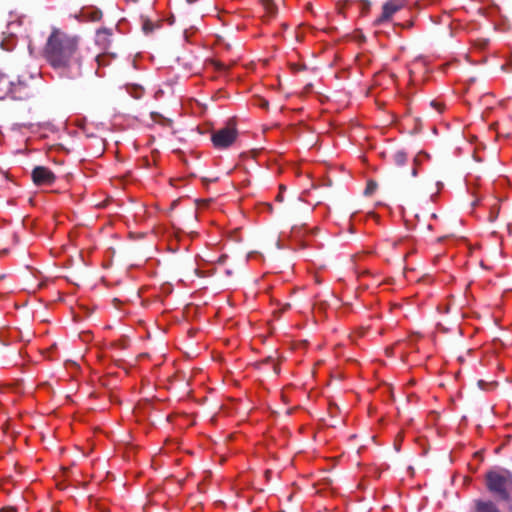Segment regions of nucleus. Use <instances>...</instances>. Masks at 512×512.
I'll return each mask as SVG.
<instances>
[{
    "label": "nucleus",
    "instance_id": "f257e3e1",
    "mask_svg": "<svg viewBox=\"0 0 512 512\" xmlns=\"http://www.w3.org/2000/svg\"><path fill=\"white\" fill-rule=\"evenodd\" d=\"M78 45L77 36L53 29L45 46V58L54 69L61 71H67L75 66L77 72L74 76L79 75L81 62Z\"/></svg>",
    "mask_w": 512,
    "mask_h": 512
},
{
    "label": "nucleus",
    "instance_id": "f03ea898",
    "mask_svg": "<svg viewBox=\"0 0 512 512\" xmlns=\"http://www.w3.org/2000/svg\"><path fill=\"white\" fill-rule=\"evenodd\" d=\"M0 83L4 84L5 89L3 94H0V100L5 99L7 95H10L12 99L26 101L35 96L36 89L29 83L18 80L12 82L7 76H0Z\"/></svg>",
    "mask_w": 512,
    "mask_h": 512
},
{
    "label": "nucleus",
    "instance_id": "7ed1b4c3",
    "mask_svg": "<svg viewBox=\"0 0 512 512\" xmlns=\"http://www.w3.org/2000/svg\"><path fill=\"white\" fill-rule=\"evenodd\" d=\"M238 137V130L234 120H229L225 127L214 131L211 135V141L216 149H226L230 147Z\"/></svg>",
    "mask_w": 512,
    "mask_h": 512
},
{
    "label": "nucleus",
    "instance_id": "20e7f679",
    "mask_svg": "<svg viewBox=\"0 0 512 512\" xmlns=\"http://www.w3.org/2000/svg\"><path fill=\"white\" fill-rule=\"evenodd\" d=\"M31 177L37 186L52 185L56 180L54 173L44 166H36L32 170Z\"/></svg>",
    "mask_w": 512,
    "mask_h": 512
},
{
    "label": "nucleus",
    "instance_id": "39448f33",
    "mask_svg": "<svg viewBox=\"0 0 512 512\" xmlns=\"http://www.w3.org/2000/svg\"><path fill=\"white\" fill-rule=\"evenodd\" d=\"M403 7L402 2L388 1L382 7V13L377 19L378 23L388 21L393 14L399 11Z\"/></svg>",
    "mask_w": 512,
    "mask_h": 512
},
{
    "label": "nucleus",
    "instance_id": "423d86ee",
    "mask_svg": "<svg viewBox=\"0 0 512 512\" xmlns=\"http://www.w3.org/2000/svg\"><path fill=\"white\" fill-rule=\"evenodd\" d=\"M509 478H511V475L507 470L501 468H493L486 473L485 480H508Z\"/></svg>",
    "mask_w": 512,
    "mask_h": 512
},
{
    "label": "nucleus",
    "instance_id": "0eeeda50",
    "mask_svg": "<svg viewBox=\"0 0 512 512\" xmlns=\"http://www.w3.org/2000/svg\"><path fill=\"white\" fill-rule=\"evenodd\" d=\"M102 16V11L98 8H91L81 13L82 21L85 22H98L102 19Z\"/></svg>",
    "mask_w": 512,
    "mask_h": 512
},
{
    "label": "nucleus",
    "instance_id": "6e6552de",
    "mask_svg": "<svg viewBox=\"0 0 512 512\" xmlns=\"http://www.w3.org/2000/svg\"><path fill=\"white\" fill-rule=\"evenodd\" d=\"M506 484L507 482H489V490L498 494L500 498L506 499L508 497L506 492Z\"/></svg>",
    "mask_w": 512,
    "mask_h": 512
},
{
    "label": "nucleus",
    "instance_id": "1a4fd4ad",
    "mask_svg": "<svg viewBox=\"0 0 512 512\" xmlns=\"http://www.w3.org/2000/svg\"><path fill=\"white\" fill-rule=\"evenodd\" d=\"M407 160L408 155L404 150H397L392 155V161L398 167L405 165Z\"/></svg>",
    "mask_w": 512,
    "mask_h": 512
},
{
    "label": "nucleus",
    "instance_id": "9d476101",
    "mask_svg": "<svg viewBox=\"0 0 512 512\" xmlns=\"http://www.w3.org/2000/svg\"><path fill=\"white\" fill-rule=\"evenodd\" d=\"M336 9H337V15L342 17V19H347L348 18V11L350 9V1L349 0H345V1H342V2H338L337 5H336Z\"/></svg>",
    "mask_w": 512,
    "mask_h": 512
},
{
    "label": "nucleus",
    "instance_id": "9b49d317",
    "mask_svg": "<svg viewBox=\"0 0 512 512\" xmlns=\"http://www.w3.org/2000/svg\"><path fill=\"white\" fill-rule=\"evenodd\" d=\"M127 92L135 99H140L144 93V89L140 85L132 84L126 86Z\"/></svg>",
    "mask_w": 512,
    "mask_h": 512
},
{
    "label": "nucleus",
    "instance_id": "f8f14e48",
    "mask_svg": "<svg viewBox=\"0 0 512 512\" xmlns=\"http://www.w3.org/2000/svg\"><path fill=\"white\" fill-rule=\"evenodd\" d=\"M261 3L268 15L274 16L277 14V6L274 0H261Z\"/></svg>",
    "mask_w": 512,
    "mask_h": 512
},
{
    "label": "nucleus",
    "instance_id": "ddd939ff",
    "mask_svg": "<svg viewBox=\"0 0 512 512\" xmlns=\"http://www.w3.org/2000/svg\"><path fill=\"white\" fill-rule=\"evenodd\" d=\"M477 512H499L494 504L491 502H482L479 501L477 503Z\"/></svg>",
    "mask_w": 512,
    "mask_h": 512
},
{
    "label": "nucleus",
    "instance_id": "4468645a",
    "mask_svg": "<svg viewBox=\"0 0 512 512\" xmlns=\"http://www.w3.org/2000/svg\"><path fill=\"white\" fill-rule=\"evenodd\" d=\"M360 16H365L371 8L370 0H357Z\"/></svg>",
    "mask_w": 512,
    "mask_h": 512
},
{
    "label": "nucleus",
    "instance_id": "2eb2a0df",
    "mask_svg": "<svg viewBox=\"0 0 512 512\" xmlns=\"http://www.w3.org/2000/svg\"><path fill=\"white\" fill-rule=\"evenodd\" d=\"M378 185H377V182L370 179L367 181V184H366V187H365V190L363 192V194L365 196H371L375 193L376 189H377Z\"/></svg>",
    "mask_w": 512,
    "mask_h": 512
},
{
    "label": "nucleus",
    "instance_id": "dca6fc26",
    "mask_svg": "<svg viewBox=\"0 0 512 512\" xmlns=\"http://www.w3.org/2000/svg\"><path fill=\"white\" fill-rule=\"evenodd\" d=\"M371 61V57L368 54H357L354 57V64L357 63L360 66L367 64Z\"/></svg>",
    "mask_w": 512,
    "mask_h": 512
},
{
    "label": "nucleus",
    "instance_id": "f3484780",
    "mask_svg": "<svg viewBox=\"0 0 512 512\" xmlns=\"http://www.w3.org/2000/svg\"><path fill=\"white\" fill-rule=\"evenodd\" d=\"M430 106L434 108L438 113H442L444 110V104L436 100L430 101Z\"/></svg>",
    "mask_w": 512,
    "mask_h": 512
},
{
    "label": "nucleus",
    "instance_id": "a211bd4d",
    "mask_svg": "<svg viewBox=\"0 0 512 512\" xmlns=\"http://www.w3.org/2000/svg\"><path fill=\"white\" fill-rule=\"evenodd\" d=\"M143 31L146 33V34H149L151 32H153L154 30V24L150 21V20H146L144 23H143Z\"/></svg>",
    "mask_w": 512,
    "mask_h": 512
},
{
    "label": "nucleus",
    "instance_id": "6ab92c4d",
    "mask_svg": "<svg viewBox=\"0 0 512 512\" xmlns=\"http://www.w3.org/2000/svg\"><path fill=\"white\" fill-rule=\"evenodd\" d=\"M269 363H272V367H273V371L275 374H279L280 372V368L278 366V364L274 363L273 360L269 357L267 359H265L261 365H265V364H269Z\"/></svg>",
    "mask_w": 512,
    "mask_h": 512
},
{
    "label": "nucleus",
    "instance_id": "aec40b11",
    "mask_svg": "<svg viewBox=\"0 0 512 512\" xmlns=\"http://www.w3.org/2000/svg\"><path fill=\"white\" fill-rule=\"evenodd\" d=\"M353 39H354V41H358V40H364L365 37L360 33V31L354 29Z\"/></svg>",
    "mask_w": 512,
    "mask_h": 512
},
{
    "label": "nucleus",
    "instance_id": "412c9836",
    "mask_svg": "<svg viewBox=\"0 0 512 512\" xmlns=\"http://www.w3.org/2000/svg\"><path fill=\"white\" fill-rule=\"evenodd\" d=\"M67 487H68L67 482H63V481L56 482V488L59 490H66Z\"/></svg>",
    "mask_w": 512,
    "mask_h": 512
},
{
    "label": "nucleus",
    "instance_id": "4be33fe9",
    "mask_svg": "<svg viewBox=\"0 0 512 512\" xmlns=\"http://www.w3.org/2000/svg\"><path fill=\"white\" fill-rule=\"evenodd\" d=\"M61 470H62V472H63V473H62V475H63V476H76V474H75L74 472H72L71 474H69V473H68V471H69V469H68V468L62 467V468H61Z\"/></svg>",
    "mask_w": 512,
    "mask_h": 512
},
{
    "label": "nucleus",
    "instance_id": "5701e85b",
    "mask_svg": "<svg viewBox=\"0 0 512 512\" xmlns=\"http://www.w3.org/2000/svg\"><path fill=\"white\" fill-rule=\"evenodd\" d=\"M151 118H152L153 121L157 122L158 118H161V115L158 114L157 112H152L151 113Z\"/></svg>",
    "mask_w": 512,
    "mask_h": 512
},
{
    "label": "nucleus",
    "instance_id": "b1692460",
    "mask_svg": "<svg viewBox=\"0 0 512 512\" xmlns=\"http://www.w3.org/2000/svg\"><path fill=\"white\" fill-rule=\"evenodd\" d=\"M283 200H284L283 193H282V191H280L278 193V195L276 196V201L283 202Z\"/></svg>",
    "mask_w": 512,
    "mask_h": 512
},
{
    "label": "nucleus",
    "instance_id": "393cba45",
    "mask_svg": "<svg viewBox=\"0 0 512 512\" xmlns=\"http://www.w3.org/2000/svg\"><path fill=\"white\" fill-rule=\"evenodd\" d=\"M290 307H291V305L289 303H286L285 305H283L280 312L283 313V312L287 311L288 309H290Z\"/></svg>",
    "mask_w": 512,
    "mask_h": 512
},
{
    "label": "nucleus",
    "instance_id": "a878e982",
    "mask_svg": "<svg viewBox=\"0 0 512 512\" xmlns=\"http://www.w3.org/2000/svg\"><path fill=\"white\" fill-rule=\"evenodd\" d=\"M265 477H266L267 480H269L272 477V471L271 470H266L265 471Z\"/></svg>",
    "mask_w": 512,
    "mask_h": 512
},
{
    "label": "nucleus",
    "instance_id": "bb28decb",
    "mask_svg": "<svg viewBox=\"0 0 512 512\" xmlns=\"http://www.w3.org/2000/svg\"><path fill=\"white\" fill-rule=\"evenodd\" d=\"M0 512H16V510L14 508H3Z\"/></svg>",
    "mask_w": 512,
    "mask_h": 512
},
{
    "label": "nucleus",
    "instance_id": "cd10ccee",
    "mask_svg": "<svg viewBox=\"0 0 512 512\" xmlns=\"http://www.w3.org/2000/svg\"><path fill=\"white\" fill-rule=\"evenodd\" d=\"M102 59H103L102 56H97V58H96V61L98 62L99 66L102 65Z\"/></svg>",
    "mask_w": 512,
    "mask_h": 512
},
{
    "label": "nucleus",
    "instance_id": "c85d7f7f",
    "mask_svg": "<svg viewBox=\"0 0 512 512\" xmlns=\"http://www.w3.org/2000/svg\"><path fill=\"white\" fill-rule=\"evenodd\" d=\"M364 334H365V329L361 328L360 331L358 332V336L362 337V336H364Z\"/></svg>",
    "mask_w": 512,
    "mask_h": 512
},
{
    "label": "nucleus",
    "instance_id": "c756f323",
    "mask_svg": "<svg viewBox=\"0 0 512 512\" xmlns=\"http://www.w3.org/2000/svg\"><path fill=\"white\" fill-rule=\"evenodd\" d=\"M409 470H410L409 477H414L415 476L414 469L412 467H410Z\"/></svg>",
    "mask_w": 512,
    "mask_h": 512
},
{
    "label": "nucleus",
    "instance_id": "7c9ffc66",
    "mask_svg": "<svg viewBox=\"0 0 512 512\" xmlns=\"http://www.w3.org/2000/svg\"><path fill=\"white\" fill-rule=\"evenodd\" d=\"M292 67H293V69H295V70H301V69H304V67H300V66H298V65H296V64H294Z\"/></svg>",
    "mask_w": 512,
    "mask_h": 512
},
{
    "label": "nucleus",
    "instance_id": "2f4dec72",
    "mask_svg": "<svg viewBox=\"0 0 512 512\" xmlns=\"http://www.w3.org/2000/svg\"><path fill=\"white\" fill-rule=\"evenodd\" d=\"M261 106H262L263 108H267V107H268V102H267V101H265V100H263V102H262Z\"/></svg>",
    "mask_w": 512,
    "mask_h": 512
},
{
    "label": "nucleus",
    "instance_id": "473e14b6",
    "mask_svg": "<svg viewBox=\"0 0 512 512\" xmlns=\"http://www.w3.org/2000/svg\"><path fill=\"white\" fill-rule=\"evenodd\" d=\"M4 89H5L4 84L0 83V94H3Z\"/></svg>",
    "mask_w": 512,
    "mask_h": 512
},
{
    "label": "nucleus",
    "instance_id": "72a5a7b5",
    "mask_svg": "<svg viewBox=\"0 0 512 512\" xmlns=\"http://www.w3.org/2000/svg\"><path fill=\"white\" fill-rule=\"evenodd\" d=\"M101 32L108 33V29L103 28V29L98 30V33H101Z\"/></svg>",
    "mask_w": 512,
    "mask_h": 512
},
{
    "label": "nucleus",
    "instance_id": "f704fd0d",
    "mask_svg": "<svg viewBox=\"0 0 512 512\" xmlns=\"http://www.w3.org/2000/svg\"><path fill=\"white\" fill-rule=\"evenodd\" d=\"M369 286H370V283H365V284L361 285L360 287L361 288H368Z\"/></svg>",
    "mask_w": 512,
    "mask_h": 512
},
{
    "label": "nucleus",
    "instance_id": "c9c22d12",
    "mask_svg": "<svg viewBox=\"0 0 512 512\" xmlns=\"http://www.w3.org/2000/svg\"><path fill=\"white\" fill-rule=\"evenodd\" d=\"M412 175H413V176H416V175H417L416 168H413V169H412Z\"/></svg>",
    "mask_w": 512,
    "mask_h": 512
},
{
    "label": "nucleus",
    "instance_id": "e433bc0d",
    "mask_svg": "<svg viewBox=\"0 0 512 512\" xmlns=\"http://www.w3.org/2000/svg\"><path fill=\"white\" fill-rule=\"evenodd\" d=\"M234 489H235V491H236V494H237L238 496H241V494H240V489H238V488H234Z\"/></svg>",
    "mask_w": 512,
    "mask_h": 512
},
{
    "label": "nucleus",
    "instance_id": "4c0bfd02",
    "mask_svg": "<svg viewBox=\"0 0 512 512\" xmlns=\"http://www.w3.org/2000/svg\"><path fill=\"white\" fill-rule=\"evenodd\" d=\"M348 230H349V231H352V222H351V221H350V223H349Z\"/></svg>",
    "mask_w": 512,
    "mask_h": 512
},
{
    "label": "nucleus",
    "instance_id": "58836bf2",
    "mask_svg": "<svg viewBox=\"0 0 512 512\" xmlns=\"http://www.w3.org/2000/svg\"><path fill=\"white\" fill-rule=\"evenodd\" d=\"M358 256V252L353 254L354 259Z\"/></svg>",
    "mask_w": 512,
    "mask_h": 512
}]
</instances>
